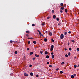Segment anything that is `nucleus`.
I'll return each instance as SVG.
<instances>
[{"label":"nucleus","mask_w":79,"mask_h":79,"mask_svg":"<svg viewBox=\"0 0 79 79\" xmlns=\"http://www.w3.org/2000/svg\"><path fill=\"white\" fill-rule=\"evenodd\" d=\"M60 38L61 39H63L64 38V35L63 34H61L60 36Z\"/></svg>","instance_id":"1"},{"label":"nucleus","mask_w":79,"mask_h":79,"mask_svg":"<svg viewBox=\"0 0 79 79\" xmlns=\"http://www.w3.org/2000/svg\"><path fill=\"white\" fill-rule=\"evenodd\" d=\"M24 76H29V74H27L26 73H24Z\"/></svg>","instance_id":"2"},{"label":"nucleus","mask_w":79,"mask_h":79,"mask_svg":"<svg viewBox=\"0 0 79 79\" xmlns=\"http://www.w3.org/2000/svg\"><path fill=\"white\" fill-rule=\"evenodd\" d=\"M49 34L50 35V36H52V33L50 32L49 33Z\"/></svg>","instance_id":"3"},{"label":"nucleus","mask_w":79,"mask_h":79,"mask_svg":"<svg viewBox=\"0 0 79 79\" xmlns=\"http://www.w3.org/2000/svg\"><path fill=\"white\" fill-rule=\"evenodd\" d=\"M35 56H36V57H39V56L37 54H35Z\"/></svg>","instance_id":"4"},{"label":"nucleus","mask_w":79,"mask_h":79,"mask_svg":"<svg viewBox=\"0 0 79 79\" xmlns=\"http://www.w3.org/2000/svg\"><path fill=\"white\" fill-rule=\"evenodd\" d=\"M53 19H55V18H56V15H53Z\"/></svg>","instance_id":"5"},{"label":"nucleus","mask_w":79,"mask_h":79,"mask_svg":"<svg viewBox=\"0 0 79 79\" xmlns=\"http://www.w3.org/2000/svg\"><path fill=\"white\" fill-rule=\"evenodd\" d=\"M33 42L34 44H37V42L35 41H33Z\"/></svg>","instance_id":"6"},{"label":"nucleus","mask_w":79,"mask_h":79,"mask_svg":"<svg viewBox=\"0 0 79 79\" xmlns=\"http://www.w3.org/2000/svg\"><path fill=\"white\" fill-rule=\"evenodd\" d=\"M54 48V46L53 45H52L51 47V48Z\"/></svg>","instance_id":"7"},{"label":"nucleus","mask_w":79,"mask_h":79,"mask_svg":"<svg viewBox=\"0 0 79 79\" xmlns=\"http://www.w3.org/2000/svg\"><path fill=\"white\" fill-rule=\"evenodd\" d=\"M45 55H47L48 54V52L47 51H45L44 52Z\"/></svg>","instance_id":"8"},{"label":"nucleus","mask_w":79,"mask_h":79,"mask_svg":"<svg viewBox=\"0 0 79 79\" xmlns=\"http://www.w3.org/2000/svg\"><path fill=\"white\" fill-rule=\"evenodd\" d=\"M71 78H72V79H73V78L74 77V76L72 75L71 76Z\"/></svg>","instance_id":"9"},{"label":"nucleus","mask_w":79,"mask_h":79,"mask_svg":"<svg viewBox=\"0 0 79 79\" xmlns=\"http://www.w3.org/2000/svg\"><path fill=\"white\" fill-rule=\"evenodd\" d=\"M64 7H62L60 8V9L62 10H64Z\"/></svg>","instance_id":"10"},{"label":"nucleus","mask_w":79,"mask_h":79,"mask_svg":"<svg viewBox=\"0 0 79 79\" xmlns=\"http://www.w3.org/2000/svg\"><path fill=\"white\" fill-rule=\"evenodd\" d=\"M28 39H34V38H28Z\"/></svg>","instance_id":"11"},{"label":"nucleus","mask_w":79,"mask_h":79,"mask_svg":"<svg viewBox=\"0 0 79 79\" xmlns=\"http://www.w3.org/2000/svg\"><path fill=\"white\" fill-rule=\"evenodd\" d=\"M26 32L27 34H29L30 33V32L28 31H26Z\"/></svg>","instance_id":"12"},{"label":"nucleus","mask_w":79,"mask_h":79,"mask_svg":"<svg viewBox=\"0 0 79 79\" xmlns=\"http://www.w3.org/2000/svg\"><path fill=\"white\" fill-rule=\"evenodd\" d=\"M54 57H55V55H53L52 56V59H53L54 58Z\"/></svg>","instance_id":"13"},{"label":"nucleus","mask_w":79,"mask_h":79,"mask_svg":"<svg viewBox=\"0 0 79 79\" xmlns=\"http://www.w3.org/2000/svg\"><path fill=\"white\" fill-rule=\"evenodd\" d=\"M47 39L46 38H45L44 39V42H47Z\"/></svg>","instance_id":"14"},{"label":"nucleus","mask_w":79,"mask_h":79,"mask_svg":"<svg viewBox=\"0 0 79 79\" xmlns=\"http://www.w3.org/2000/svg\"><path fill=\"white\" fill-rule=\"evenodd\" d=\"M60 6H63V3H61L60 4Z\"/></svg>","instance_id":"15"},{"label":"nucleus","mask_w":79,"mask_h":79,"mask_svg":"<svg viewBox=\"0 0 79 79\" xmlns=\"http://www.w3.org/2000/svg\"><path fill=\"white\" fill-rule=\"evenodd\" d=\"M61 23L60 22H59L58 23V26H60V25H61Z\"/></svg>","instance_id":"16"},{"label":"nucleus","mask_w":79,"mask_h":79,"mask_svg":"<svg viewBox=\"0 0 79 79\" xmlns=\"http://www.w3.org/2000/svg\"><path fill=\"white\" fill-rule=\"evenodd\" d=\"M67 34V32H64V35H66Z\"/></svg>","instance_id":"17"},{"label":"nucleus","mask_w":79,"mask_h":79,"mask_svg":"<svg viewBox=\"0 0 79 79\" xmlns=\"http://www.w3.org/2000/svg\"><path fill=\"white\" fill-rule=\"evenodd\" d=\"M65 11L66 13H67V12H68V10H67V9H65Z\"/></svg>","instance_id":"18"},{"label":"nucleus","mask_w":79,"mask_h":79,"mask_svg":"<svg viewBox=\"0 0 79 79\" xmlns=\"http://www.w3.org/2000/svg\"><path fill=\"white\" fill-rule=\"evenodd\" d=\"M32 54H33V52H31L30 53V55H32Z\"/></svg>","instance_id":"19"},{"label":"nucleus","mask_w":79,"mask_h":79,"mask_svg":"<svg viewBox=\"0 0 79 79\" xmlns=\"http://www.w3.org/2000/svg\"><path fill=\"white\" fill-rule=\"evenodd\" d=\"M68 55L69 56H70V55H71V53H70V52H69V53H68Z\"/></svg>","instance_id":"20"},{"label":"nucleus","mask_w":79,"mask_h":79,"mask_svg":"<svg viewBox=\"0 0 79 79\" xmlns=\"http://www.w3.org/2000/svg\"><path fill=\"white\" fill-rule=\"evenodd\" d=\"M30 75L31 76H33V73H30Z\"/></svg>","instance_id":"21"},{"label":"nucleus","mask_w":79,"mask_h":79,"mask_svg":"<svg viewBox=\"0 0 79 79\" xmlns=\"http://www.w3.org/2000/svg\"><path fill=\"white\" fill-rule=\"evenodd\" d=\"M56 20H57V21H60V19L58 18H57L56 19Z\"/></svg>","instance_id":"22"},{"label":"nucleus","mask_w":79,"mask_h":79,"mask_svg":"<svg viewBox=\"0 0 79 79\" xmlns=\"http://www.w3.org/2000/svg\"><path fill=\"white\" fill-rule=\"evenodd\" d=\"M46 58H47V59L49 58V56L48 55H47L46 56Z\"/></svg>","instance_id":"23"},{"label":"nucleus","mask_w":79,"mask_h":79,"mask_svg":"<svg viewBox=\"0 0 79 79\" xmlns=\"http://www.w3.org/2000/svg\"><path fill=\"white\" fill-rule=\"evenodd\" d=\"M73 66H74V68H76L77 67H78V66L77 65L76 66V65H74Z\"/></svg>","instance_id":"24"},{"label":"nucleus","mask_w":79,"mask_h":79,"mask_svg":"<svg viewBox=\"0 0 79 79\" xmlns=\"http://www.w3.org/2000/svg\"><path fill=\"white\" fill-rule=\"evenodd\" d=\"M41 25H42V26H44V25H45V23H41Z\"/></svg>","instance_id":"25"},{"label":"nucleus","mask_w":79,"mask_h":79,"mask_svg":"<svg viewBox=\"0 0 79 79\" xmlns=\"http://www.w3.org/2000/svg\"><path fill=\"white\" fill-rule=\"evenodd\" d=\"M40 53H41V54H42V53H43V51H40Z\"/></svg>","instance_id":"26"},{"label":"nucleus","mask_w":79,"mask_h":79,"mask_svg":"<svg viewBox=\"0 0 79 79\" xmlns=\"http://www.w3.org/2000/svg\"><path fill=\"white\" fill-rule=\"evenodd\" d=\"M26 35L27 37H29V35L27 34H26Z\"/></svg>","instance_id":"27"},{"label":"nucleus","mask_w":79,"mask_h":79,"mask_svg":"<svg viewBox=\"0 0 79 79\" xmlns=\"http://www.w3.org/2000/svg\"><path fill=\"white\" fill-rule=\"evenodd\" d=\"M65 57H68V55H67V54H66L65 55Z\"/></svg>","instance_id":"28"},{"label":"nucleus","mask_w":79,"mask_h":79,"mask_svg":"<svg viewBox=\"0 0 79 79\" xmlns=\"http://www.w3.org/2000/svg\"><path fill=\"white\" fill-rule=\"evenodd\" d=\"M64 62H62L61 63V64H64Z\"/></svg>","instance_id":"29"},{"label":"nucleus","mask_w":79,"mask_h":79,"mask_svg":"<svg viewBox=\"0 0 79 79\" xmlns=\"http://www.w3.org/2000/svg\"><path fill=\"white\" fill-rule=\"evenodd\" d=\"M69 50H70V51H71L72 50V49L71 48H69Z\"/></svg>","instance_id":"30"},{"label":"nucleus","mask_w":79,"mask_h":79,"mask_svg":"<svg viewBox=\"0 0 79 79\" xmlns=\"http://www.w3.org/2000/svg\"><path fill=\"white\" fill-rule=\"evenodd\" d=\"M15 54H17V53H18V52H17V51H15Z\"/></svg>","instance_id":"31"},{"label":"nucleus","mask_w":79,"mask_h":79,"mask_svg":"<svg viewBox=\"0 0 79 79\" xmlns=\"http://www.w3.org/2000/svg\"><path fill=\"white\" fill-rule=\"evenodd\" d=\"M60 74H63V72L62 71H60Z\"/></svg>","instance_id":"32"},{"label":"nucleus","mask_w":79,"mask_h":79,"mask_svg":"<svg viewBox=\"0 0 79 79\" xmlns=\"http://www.w3.org/2000/svg\"><path fill=\"white\" fill-rule=\"evenodd\" d=\"M52 13H54V10H52Z\"/></svg>","instance_id":"33"},{"label":"nucleus","mask_w":79,"mask_h":79,"mask_svg":"<svg viewBox=\"0 0 79 79\" xmlns=\"http://www.w3.org/2000/svg\"><path fill=\"white\" fill-rule=\"evenodd\" d=\"M28 45L30 44V41H28Z\"/></svg>","instance_id":"34"},{"label":"nucleus","mask_w":79,"mask_h":79,"mask_svg":"<svg viewBox=\"0 0 79 79\" xmlns=\"http://www.w3.org/2000/svg\"><path fill=\"white\" fill-rule=\"evenodd\" d=\"M71 41L74 43L75 42V41H74V40H71Z\"/></svg>","instance_id":"35"},{"label":"nucleus","mask_w":79,"mask_h":79,"mask_svg":"<svg viewBox=\"0 0 79 79\" xmlns=\"http://www.w3.org/2000/svg\"><path fill=\"white\" fill-rule=\"evenodd\" d=\"M51 40L52 42H55V41L54 40H53V39H51Z\"/></svg>","instance_id":"36"},{"label":"nucleus","mask_w":79,"mask_h":79,"mask_svg":"<svg viewBox=\"0 0 79 79\" xmlns=\"http://www.w3.org/2000/svg\"><path fill=\"white\" fill-rule=\"evenodd\" d=\"M49 67H50V68H52V65H49Z\"/></svg>","instance_id":"37"},{"label":"nucleus","mask_w":79,"mask_h":79,"mask_svg":"<svg viewBox=\"0 0 79 79\" xmlns=\"http://www.w3.org/2000/svg\"><path fill=\"white\" fill-rule=\"evenodd\" d=\"M53 50V49L52 48H50V51H52V50Z\"/></svg>","instance_id":"38"},{"label":"nucleus","mask_w":79,"mask_h":79,"mask_svg":"<svg viewBox=\"0 0 79 79\" xmlns=\"http://www.w3.org/2000/svg\"><path fill=\"white\" fill-rule=\"evenodd\" d=\"M68 33H69V34H71V31H69L68 32Z\"/></svg>","instance_id":"39"},{"label":"nucleus","mask_w":79,"mask_h":79,"mask_svg":"<svg viewBox=\"0 0 79 79\" xmlns=\"http://www.w3.org/2000/svg\"><path fill=\"white\" fill-rule=\"evenodd\" d=\"M40 36H41V37H43V36H44V35H43V34H41L40 35Z\"/></svg>","instance_id":"40"},{"label":"nucleus","mask_w":79,"mask_h":79,"mask_svg":"<svg viewBox=\"0 0 79 79\" xmlns=\"http://www.w3.org/2000/svg\"><path fill=\"white\" fill-rule=\"evenodd\" d=\"M77 51H79V48H77Z\"/></svg>","instance_id":"41"},{"label":"nucleus","mask_w":79,"mask_h":79,"mask_svg":"<svg viewBox=\"0 0 79 79\" xmlns=\"http://www.w3.org/2000/svg\"><path fill=\"white\" fill-rule=\"evenodd\" d=\"M32 26H35V24H32Z\"/></svg>","instance_id":"42"},{"label":"nucleus","mask_w":79,"mask_h":79,"mask_svg":"<svg viewBox=\"0 0 79 79\" xmlns=\"http://www.w3.org/2000/svg\"><path fill=\"white\" fill-rule=\"evenodd\" d=\"M73 76H76V74H73Z\"/></svg>","instance_id":"43"},{"label":"nucleus","mask_w":79,"mask_h":79,"mask_svg":"<svg viewBox=\"0 0 79 79\" xmlns=\"http://www.w3.org/2000/svg\"><path fill=\"white\" fill-rule=\"evenodd\" d=\"M36 77H39V75H36Z\"/></svg>","instance_id":"44"},{"label":"nucleus","mask_w":79,"mask_h":79,"mask_svg":"<svg viewBox=\"0 0 79 79\" xmlns=\"http://www.w3.org/2000/svg\"><path fill=\"white\" fill-rule=\"evenodd\" d=\"M50 18V17H47V19H49Z\"/></svg>","instance_id":"45"},{"label":"nucleus","mask_w":79,"mask_h":79,"mask_svg":"<svg viewBox=\"0 0 79 79\" xmlns=\"http://www.w3.org/2000/svg\"><path fill=\"white\" fill-rule=\"evenodd\" d=\"M30 49L29 48H27V50H29Z\"/></svg>","instance_id":"46"},{"label":"nucleus","mask_w":79,"mask_h":79,"mask_svg":"<svg viewBox=\"0 0 79 79\" xmlns=\"http://www.w3.org/2000/svg\"><path fill=\"white\" fill-rule=\"evenodd\" d=\"M32 59L33 60H35V57H33L32 58Z\"/></svg>","instance_id":"47"},{"label":"nucleus","mask_w":79,"mask_h":79,"mask_svg":"<svg viewBox=\"0 0 79 79\" xmlns=\"http://www.w3.org/2000/svg\"><path fill=\"white\" fill-rule=\"evenodd\" d=\"M10 43H12V42H13V41L12 40L10 41Z\"/></svg>","instance_id":"48"},{"label":"nucleus","mask_w":79,"mask_h":79,"mask_svg":"<svg viewBox=\"0 0 79 79\" xmlns=\"http://www.w3.org/2000/svg\"><path fill=\"white\" fill-rule=\"evenodd\" d=\"M60 13H63V10H60Z\"/></svg>","instance_id":"49"},{"label":"nucleus","mask_w":79,"mask_h":79,"mask_svg":"<svg viewBox=\"0 0 79 79\" xmlns=\"http://www.w3.org/2000/svg\"><path fill=\"white\" fill-rule=\"evenodd\" d=\"M37 31H38V32H40V31H39V30H37Z\"/></svg>","instance_id":"50"},{"label":"nucleus","mask_w":79,"mask_h":79,"mask_svg":"<svg viewBox=\"0 0 79 79\" xmlns=\"http://www.w3.org/2000/svg\"><path fill=\"white\" fill-rule=\"evenodd\" d=\"M47 64H49V62H47Z\"/></svg>","instance_id":"51"},{"label":"nucleus","mask_w":79,"mask_h":79,"mask_svg":"<svg viewBox=\"0 0 79 79\" xmlns=\"http://www.w3.org/2000/svg\"><path fill=\"white\" fill-rule=\"evenodd\" d=\"M59 70V68H57L56 69V71H58Z\"/></svg>","instance_id":"52"},{"label":"nucleus","mask_w":79,"mask_h":79,"mask_svg":"<svg viewBox=\"0 0 79 79\" xmlns=\"http://www.w3.org/2000/svg\"><path fill=\"white\" fill-rule=\"evenodd\" d=\"M48 33V31H45V33L46 34H47Z\"/></svg>","instance_id":"53"},{"label":"nucleus","mask_w":79,"mask_h":79,"mask_svg":"<svg viewBox=\"0 0 79 79\" xmlns=\"http://www.w3.org/2000/svg\"><path fill=\"white\" fill-rule=\"evenodd\" d=\"M54 53L53 52H52L51 53V55H53V54H54Z\"/></svg>","instance_id":"54"},{"label":"nucleus","mask_w":79,"mask_h":79,"mask_svg":"<svg viewBox=\"0 0 79 79\" xmlns=\"http://www.w3.org/2000/svg\"><path fill=\"white\" fill-rule=\"evenodd\" d=\"M67 50V49H66V48H65V49H64V51H66V50Z\"/></svg>","instance_id":"55"},{"label":"nucleus","mask_w":79,"mask_h":79,"mask_svg":"<svg viewBox=\"0 0 79 79\" xmlns=\"http://www.w3.org/2000/svg\"><path fill=\"white\" fill-rule=\"evenodd\" d=\"M30 67H32V65L31 64L29 65Z\"/></svg>","instance_id":"56"},{"label":"nucleus","mask_w":79,"mask_h":79,"mask_svg":"<svg viewBox=\"0 0 79 79\" xmlns=\"http://www.w3.org/2000/svg\"><path fill=\"white\" fill-rule=\"evenodd\" d=\"M39 33L40 35L41 34V32H39Z\"/></svg>","instance_id":"57"},{"label":"nucleus","mask_w":79,"mask_h":79,"mask_svg":"<svg viewBox=\"0 0 79 79\" xmlns=\"http://www.w3.org/2000/svg\"><path fill=\"white\" fill-rule=\"evenodd\" d=\"M69 43H68V45H69Z\"/></svg>","instance_id":"58"},{"label":"nucleus","mask_w":79,"mask_h":79,"mask_svg":"<svg viewBox=\"0 0 79 79\" xmlns=\"http://www.w3.org/2000/svg\"><path fill=\"white\" fill-rule=\"evenodd\" d=\"M74 58L76 59V58H77V57H76V56H75V57H74Z\"/></svg>","instance_id":"59"},{"label":"nucleus","mask_w":79,"mask_h":79,"mask_svg":"<svg viewBox=\"0 0 79 79\" xmlns=\"http://www.w3.org/2000/svg\"><path fill=\"white\" fill-rule=\"evenodd\" d=\"M54 73L55 74H56V71H55Z\"/></svg>","instance_id":"60"},{"label":"nucleus","mask_w":79,"mask_h":79,"mask_svg":"<svg viewBox=\"0 0 79 79\" xmlns=\"http://www.w3.org/2000/svg\"><path fill=\"white\" fill-rule=\"evenodd\" d=\"M64 7H66V6L65 5H64Z\"/></svg>","instance_id":"61"}]
</instances>
